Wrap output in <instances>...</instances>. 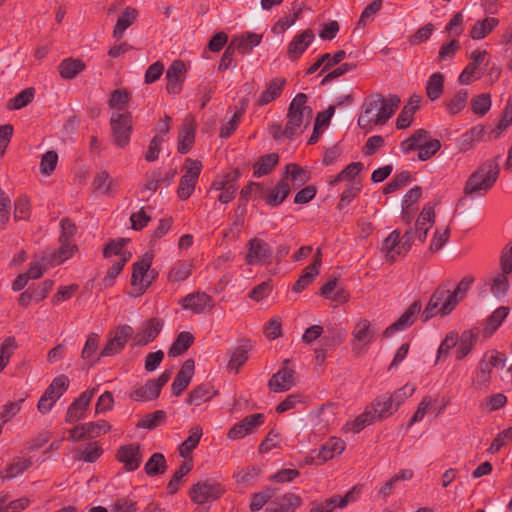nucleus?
Masks as SVG:
<instances>
[{
  "instance_id": "9d476101",
  "label": "nucleus",
  "mask_w": 512,
  "mask_h": 512,
  "mask_svg": "<svg viewBox=\"0 0 512 512\" xmlns=\"http://www.w3.org/2000/svg\"><path fill=\"white\" fill-rule=\"evenodd\" d=\"M248 252L245 256V263L248 265H259L269 262L272 256L271 246L263 239L254 237L247 243Z\"/></svg>"
},
{
  "instance_id": "37998d69",
  "label": "nucleus",
  "mask_w": 512,
  "mask_h": 512,
  "mask_svg": "<svg viewBox=\"0 0 512 512\" xmlns=\"http://www.w3.org/2000/svg\"><path fill=\"white\" fill-rule=\"evenodd\" d=\"M68 387V377L64 374H61L52 380L43 395L47 396L49 400L57 401L67 391Z\"/></svg>"
},
{
  "instance_id": "052dcab7",
  "label": "nucleus",
  "mask_w": 512,
  "mask_h": 512,
  "mask_svg": "<svg viewBox=\"0 0 512 512\" xmlns=\"http://www.w3.org/2000/svg\"><path fill=\"white\" fill-rule=\"evenodd\" d=\"M112 185L113 180L110 178V175L106 170L97 172L92 181L93 190L105 195L111 194Z\"/></svg>"
},
{
  "instance_id": "1a4fd4ad",
  "label": "nucleus",
  "mask_w": 512,
  "mask_h": 512,
  "mask_svg": "<svg viewBox=\"0 0 512 512\" xmlns=\"http://www.w3.org/2000/svg\"><path fill=\"white\" fill-rule=\"evenodd\" d=\"M133 332V328L130 325H119L115 330L114 336L107 341L99 356L91 360V365L95 364L100 357L113 356L120 353L127 341L133 336Z\"/></svg>"
},
{
  "instance_id": "58836bf2",
  "label": "nucleus",
  "mask_w": 512,
  "mask_h": 512,
  "mask_svg": "<svg viewBox=\"0 0 512 512\" xmlns=\"http://www.w3.org/2000/svg\"><path fill=\"white\" fill-rule=\"evenodd\" d=\"M509 314V308L505 306L498 307L486 319L485 327L483 329L484 337H491L494 332L501 326L502 322Z\"/></svg>"
},
{
  "instance_id": "ea45409f",
  "label": "nucleus",
  "mask_w": 512,
  "mask_h": 512,
  "mask_svg": "<svg viewBox=\"0 0 512 512\" xmlns=\"http://www.w3.org/2000/svg\"><path fill=\"white\" fill-rule=\"evenodd\" d=\"M279 162L277 153H269L259 157L253 166V177H261L269 174Z\"/></svg>"
},
{
  "instance_id": "6e6d98bb",
  "label": "nucleus",
  "mask_w": 512,
  "mask_h": 512,
  "mask_svg": "<svg viewBox=\"0 0 512 512\" xmlns=\"http://www.w3.org/2000/svg\"><path fill=\"white\" fill-rule=\"evenodd\" d=\"M428 132L425 129L416 130L409 138L401 142V151L405 154L417 150L426 141Z\"/></svg>"
},
{
  "instance_id": "0e129e2a",
  "label": "nucleus",
  "mask_w": 512,
  "mask_h": 512,
  "mask_svg": "<svg viewBox=\"0 0 512 512\" xmlns=\"http://www.w3.org/2000/svg\"><path fill=\"white\" fill-rule=\"evenodd\" d=\"M193 468L191 461L183 462L178 470L173 474L170 481L168 482L167 489L170 494H175L179 490L181 479L187 475Z\"/></svg>"
},
{
  "instance_id": "c85d7f7f",
  "label": "nucleus",
  "mask_w": 512,
  "mask_h": 512,
  "mask_svg": "<svg viewBox=\"0 0 512 512\" xmlns=\"http://www.w3.org/2000/svg\"><path fill=\"white\" fill-rule=\"evenodd\" d=\"M152 265V257L145 255L141 260L135 262L133 264L132 269V275H131V285L132 286H138L140 285V293L142 294L145 292L146 288L149 285V282L146 284H143L144 277L149 271L150 267Z\"/></svg>"
},
{
  "instance_id": "7ed1b4c3",
  "label": "nucleus",
  "mask_w": 512,
  "mask_h": 512,
  "mask_svg": "<svg viewBox=\"0 0 512 512\" xmlns=\"http://www.w3.org/2000/svg\"><path fill=\"white\" fill-rule=\"evenodd\" d=\"M499 172L496 159L485 162L468 178L464 188L465 194L473 195L482 190L488 191L496 182Z\"/></svg>"
},
{
  "instance_id": "a878e982",
  "label": "nucleus",
  "mask_w": 512,
  "mask_h": 512,
  "mask_svg": "<svg viewBox=\"0 0 512 512\" xmlns=\"http://www.w3.org/2000/svg\"><path fill=\"white\" fill-rule=\"evenodd\" d=\"M60 242V247L50 252L48 255L43 256L42 261L49 266H57L70 259L78 250V247L72 242Z\"/></svg>"
},
{
  "instance_id": "4d7b16f0",
  "label": "nucleus",
  "mask_w": 512,
  "mask_h": 512,
  "mask_svg": "<svg viewBox=\"0 0 512 512\" xmlns=\"http://www.w3.org/2000/svg\"><path fill=\"white\" fill-rule=\"evenodd\" d=\"M276 493V488L266 487L260 492L253 493L251 495V502L249 508L252 512L261 510L264 505L271 500Z\"/></svg>"
},
{
  "instance_id": "9b49d317",
  "label": "nucleus",
  "mask_w": 512,
  "mask_h": 512,
  "mask_svg": "<svg viewBox=\"0 0 512 512\" xmlns=\"http://www.w3.org/2000/svg\"><path fill=\"white\" fill-rule=\"evenodd\" d=\"M164 321L160 318H150L144 321L132 336L133 346H145L154 341L160 334Z\"/></svg>"
},
{
  "instance_id": "f704fd0d",
  "label": "nucleus",
  "mask_w": 512,
  "mask_h": 512,
  "mask_svg": "<svg viewBox=\"0 0 512 512\" xmlns=\"http://www.w3.org/2000/svg\"><path fill=\"white\" fill-rule=\"evenodd\" d=\"M262 34L253 32H245L234 37L231 41H235L237 51L243 55L248 54L252 49L261 43Z\"/></svg>"
},
{
  "instance_id": "f03ea898",
  "label": "nucleus",
  "mask_w": 512,
  "mask_h": 512,
  "mask_svg": "<svg viewBox=\"0 0 512 512\" xmlns=\"http://www.w3.org/2000/svg\"><path fill=\"white\" fill-rule=\"evenodd\" d=\"M308 96L298 93L290 102L287 112V123L284 128L285 137L293 139L310 125L312 108L307 105Z\"/></svg>"
},
{
  "instance_id": "603ef678",
  "label": "nucleus",
  "mask_w": 512,
  "mask_h": 512,
  "mask_svg": "<svg viewBox=\"0 0 512 512\" xmlns=\"http://www.w3.org/2000/svg\"><path fill=\"white\" fill-rule=\"evenodd\" d=\"M167 469L166 459L162 453H154L145 463L144 470L148 476L162 475Z\"/></svg>"
},
{
  "instance_id": "09e8293b",
  "label": "nucleus",
  "mask_w": 512,
  "mask_h": 512,
  "mask_svg": "<svg viewBox=\"0 0 512 512\" xmlns=\"http://www.w3.org/2000/svg\"><path fill=\"white\" fill-rule=\"evenodd\" d=\"M444 90V76L440 72L433 73L426 83V94L431 101L440 98Z\"/></svg>"
},
{
  "instance_id": "13d9d810",
  "label": "nucleus",
  "mask_w": 512,
  "mask_h": 512,
  "mask_svg": "<svg viewBox=\"0 0 512 512\" xmlns=\"http://www.w3.org/2000/svg\"><path fill=\"white\" fill-rule=\"evenodd\" d=\"M249 348L250 345L248 344V342L241 344L235 348L228 362V368L230 370H234L236 373H238L240 367L244 365L245 362L248 360Z\"/></svg>"
},
{
  "instance_id": "f257e3e1",
  "label": "nucleus",
  "mask_w": 512,
  "mask_h": 512,
  "mask_svg": "<svg viewBox=\"0 0 512 512\" xmlns=\"http://www.w3.org/2000/svg\"><path fill=\"white\" fill-rule=\"evenodd\" d=\"M401 103L398 95L385 98L380 93L368 96L363 103V111L358 118V126L367 132L374 126L385 125Z\"/></svg>"
},
{
  "instance_id": "ddd939ff",
  "label": "nucleus",
  "mask_w": 512,
  "mask_h": 512,
  "mask_svg": "<svg viewBox=\"0 0 512 512\" xmlns=\"http://www.w3.org/2000/svg\"><path fill=\"white\" fill-rule=\"evenodd\" d=\"M96 389H88L82 392L74 401L69 405L66 415V423H74L85 418L86 411L95 395Z\"/></svg>"
},
{
  "instance_id": "2f4dec72",
  "label": "nucleus",
  "mask_w": 512,
  "mask_h": 512,
  "mask_svg": "<svg viewBox=\"0 0 512 512\" xmlns=\"http://www.w3.org/2000/svg\"><path fill=\"white\" fill-rule=\"evenodd\" d=\"M215 395H217V391L214 389L212 384L202 383L190 391L186 399V403L199 406L202 403L211 400Z\"/></svg>"
},
{
  "instance_id": "423d86ee",
  "label": "nucleus",
  "mask_w": 512,
  "mask_h": 512,
  "mask_svg": "<svg viewBox=\"0 0 512 512\" xmlns=\"http://www.w3.org/2000/svg\"><path fill=\"white\" fill-rule=\"evenodd\" d=\"M171 370H165L158 378L148 380L129 394L134 401L147 402L159 397L161 389L170 380Z\"/></svg>"
},
{
  "instance_id": "b1692460",
  "label": "nucleus",
  "mask_w": 512,
  "mask_h": 512,
  "mask_svg": "<svg viewBox=\"0 0 512 512\" xmlns=\"http://www.w3.org/2000/svg\"><path fill=\"white\" fill-rule=\"evenodd\" d=\"M435 222L434 207L427 204L423 207L419 217L415 222V233L419 241L425 242L428 232Z\"/></svg>"
},
{
  "instance_id": "774afa93",
  "label": "nucleus",
  "mask_w": 512,
  "mask_h": 512,
  "mask_svg": "<svg viewBox=\"0 0 512 512\" xmlns=\"http://www.w3.org/2000/svg\"><path fill=\"white\" fill-rule=\"evenodd\" d=\"M468 91L459 90L446 104L447 110L451 115H456L465 107L468 100Z\"/></svg>"
},
{
  "instance_id": "338daca9",
  "label": "nucleus",
  "mask_w": 512,
  "mask_h": 512,
  "mask_svg": "<svg viewBox=\"0 0 512 512\" xmlns=\"http://www.w3.org/2000/svg\"><path fill=\"white\" fill-rule=\"evenodd\" d=\"M458 340L459 335L455 331H451L446 335L438 348L436 363L449 355L451 349L458 344Z\"/></svg>"
},
{
  "instance_id": "393cba45",
  "label": "nucleus",
  "mask_w": 512,
  "mask_h": 512,
  "mask_svg": "<svg viewBox=\"0 0 512 512\" xmlns=\"http://www.w3.org/2000/svg\"><path fill=\"white\" fill-rule=\"evenodd\" d=\"M195 141V124L191 117H186L183 121L178 136L177 150L180 154H187L193 147Z\"/></svg>"
},
{
  "instance_id": "a211bd4d",
  "label": "nucleus",
  "mask_w": 512,
  "mask_h": 512,
  "mask_svg": "<svg viewBox=\"0 0 512 512\" xmlns=\"http://www.w3.org/2000/svg\"><path fill=\"white\" fill-rule=\"evenodd\" d=\"M186 67L182 60H175L166 72V90L169 94H179L182 90L181 83L185 79Z\"/></svg>"
},
{
  "instance_id": "4be33fe9",
  "label": "nucleus",
  "mask_w": 512,
  "mask_h": 512,
  "mask_svg": "<svg viewBox=\"0 0 512 512\" xmlns=\"http://www.w3.org/2000/svg\"><path fill=\"white\" fill-rule=\"evenodd\" d=\"M314 37L312 29H306L302 33L295 35L288 45V57L292 61L299 59L314 40Z\"/></svg>"
},
{
  "instance_id": "a19ab883",
  "label": "nucleus",
  "mask_w": 512,
  "mask_h": 512,
  "mask_svg": "<svg viewBox=\"0 0 512 512\" xmlns=\"http://www.w3.org/2000/svg\"><path fill=\"white\" fill-rule=\"evenodd\" d=\"M478 335L473 330L464 331L458 340V347L456 349V359H464L473 349L477 342Z\"/></svg>"
},
{
  "instance_id": "4468645a",
  "label": "nucleus",
  "mask_w": 512,
  "mask_h": 512,
  "mask_svg": "<svg viewBox=\"0 0 512 512\" xmlns=\"http://www.w3.org/2000/svg\"><path fill=\"white\" fill-rule=\"evenodd\" d=\"M473 283L474 277L472 275L465 276L458 283L456 288L453 291H450L446 301L439 309L440 315H449L456 308L457 304L466 297Z\"/></svg>"
},
{
  "instance_id": "0eeeda50",
  "label": "nucleus",
  "mask_w": 512,
  "mask_h": 512,
  "mask_svg": "<svg viewBox=\"0 0 512 512\" xmlns=\"http://www.w3.org/2000/svg\"><path fill=\"white\" fill-rule=\"evenodd\" d=\"M185 164L186 171L180 178L177 188V195L181 200H187L192 195L202 170V163L199 160L187 158Z\"/></svg>"
},
{
  "instance_id": "39448f33",
  "label": "nucleus",
  "mask_w": 512,
  "mask_h": 512,
  "mask_svg": "<svg viewBox=\"0 0 512 512\" xmlns=\"http://www.w3.org/2000/svg\"><path fill=\"white\" fill-rule=\"evenodd\" d=\"M241 176V172L238 168L231 169L225 172L223 175L217 176L211 186L210 190L219 191L217 200L223 204L231 202L237 193L238 185L237 181Z\"/></svg>"
},
{
  "instance_id": "5701e85b",
  "label": "nucleus",
  "mask_w": 512,
  "mask_h": 512,
  "mask_svg": "<svg viewBox=\"0 0 512 512\" xmlns=\"http://www.w3.org/2000/svg\"><path fill=\"white\" fill-rule=\"evenodd\" d=\"M449 293L450 290L446 289L443 285H440L435 289V291L432 293L430 297L427 306L422 312L423 322H427L437 314H440L439 309L446 301Z\"/></svg>"
},
{
  "instance_id": "e2e57ef3",
  "label": "nucleus",
  "mask_w": 512,
  "mask_h": 512,
  "mask_svg": "<svg viewBox=\"0 0 512 512\" xmlns=\"http://www.w3.org/2000/svg\"><path fill=\"white\" fill-rule=\"evenodd\" d=\"M131 253L128 255H122L113 265L108 269L105 277L103 278V284L105 287H110L114 284L116 277L121 273L125 264L129 261Z\"/></svg>"
},
{
  "instance_id": "864d4df0",
  "label": "nucleus",
  "mask_w": 512,
  "mask_h": 512,
  "mask_svg": "<svg viewBox=\"0 0 512 512\" xmlns=\"http://www.w3.org/2000/svg\"><path fill=\"white\" fill-rule=\"evenodd\" d=\"M284 177H286L287 180L288 177H290L295 185L302 186L310 180L311 173L296 163H289L286 165Z\"/></svg>"
},
{
  "instance_id": "8fccbe9b",
  "label": "nucleus",
  "mask_w": 512,
  "mask_h": 512,
  "mask_svg": "<svg viewBox=\"0 0 512 512\" xmlns=\"http://www.w3.org/2000/svg\"><path fill=\"white\" fill-rule=\"evenodd\" d=\"M512 124V97L508 99L506 106L502 111L501 119L496 128L488 133L489 139H497L501 133Z\"/></svg>"
},
{
  "instance_id": "7c9ffc66",
  "label": "nucleus",
  "mask_w": 512,
  "mask_h": 512,
  "mask_svg": "<svg viewBox=\"0 0 512 512\" xmlns=\"http://www.w3.org/2000/svg\"><path fill=\"white\" fill-rule=\"evenodd\" d=\"M420 102L421 97L418 95H413L409 98L408 103L403 107V109L401 110L397 117V129H406L411 125L413 121V115L420 107Z\"/></svg>"
},
{
  "instance_id": "dca6fc26",
  "label": "nucleus",
  "mask_w": 512,
  "mask_h": 512,
  "mask_svg": "<svg viewBox=\"0 0 512 512\" xmlns=\"http://www.w3.org/2000/svg\"><path fill=\"white\" fill-rule=\"evenodd\" d=\"M116 459L124 465L127 471L138 469L142 462L141 445L139 443H130L119 447Z\"/></svg>"
},
{
  "instance_id": "c9c22d12",
  "label": "nucleus",
  "mask_w": 512,
  "mask_h": 512,
  "mask_svg": "<svg viewBox=\"0 0 512 512\" xmlns=\"http://www.w3.org/2000/svg\"><path fill=\"white\" fill-rule=\"evenodd\" d=\"M86 68L85 63L80 59L66 58L58 66L60 76L65 80L75 78Z\"/></svg>"
},
{
  "instance_id": "bb28decb",
  "label": "nucleus",
  "mask_w": 512,
  "mask_h": 512,
  "mask_svg": "<svg viewBox=\"0 0 512 512\" xmlns=\"http://www.w3.org/2000/svg\"><path fill=\"white\" fill-rule=\"evenodd\" d=\"M382 252L385 253L386 259L392 263L397 256L405 255L401 248V233L399 229L393 230L382 243Z\"/></svg>"
},
{
  "instance_id": "4c0bfd02",
  "label": "nucleus",
  "mask_w": 512,
  "mask_h": 512,
  "mask_svg": "<svg viewBox=\"0 0 512 512\" xmlns=\"http://www.w3.org/2000/svg\"><path fill=\"white\" fill-rule=\"evenodd\" d=\"M499 24V19L495 17H486L478 20L470 30V37L474 40H481L489 35Z\"/></svg>"
},
{
  "instance_id": "20e7f679",
  "label": "nucleus",
  "mask_w": 512,
  "mask_h": 512,
  "mask_svg": "<svg viewBox=\"0 0 512 512\" xmlns=\"http://www.w3.org/2000/svg\"><path fill=\"white\" fill-rule=\"evenodd\" d=\"M111 137L118 148H125L130 143L133 131L132 114L129 111L113 112L110 117Z\"/></svg>"
},
{
  "instance_id": "49530a36",
  "label": "nucleus",
  "mask_w": 512,
  "mask_h": 512,
  "mask_svg": "<svg viewBox=\"0 0 512 512\" xmlns=\"http://www.w3.org/2000/svg\"><path fill=\"white\" fill-rule=\"evenodd\" d=\"M363 167V163L361 162L350 163L329 181V185L336 186L341 181L355 182L356 176L363 170Z\"/></svg>"
},
{
  "instance_id": "680f3d73",
  "label": "nucleus",
  "mask_w": 512,
  "mask_h": 512,
  "mask_svg": "<svg viewBox=\"0 0 512 512\" xmlns=\"http://www.w3.org/2000/svg\"><path fill=\"white\" fill-rule=\"evenodd\" d=\"M361 189L362 185L359 181L349 183L340 195L337 209L343 210L346 206H348L353 201V199L359 195Z\"/></svg>"
},
{
  "instance_id": "aec40b11",
  "label": "nucleus",
  "mask_w": 512,
  "mask_h": 512,
  "mask_svg": "<svg viewBox=\"0 0 512 512\" xmlns=\"http://www.w3.org/2000/svg\"><path fill=\"white\" fill-rule=\"evenodd\" d=\"M302 504L303 500L299 495L288 492L274 499L265 512H296Z\"/></svg>"
},
{
  "instance_id": "f8f14e48",
  "label": "nucleus",
  "mask_w": 512,
  "mask_h": 512,
  "mask_svg": "<svg viewBox=\"0 0 512 512\" xmlns=\"http://www.w3.org/2000/svg\"><path fill=\"white\" fill-rule=\"evenodd\" d=\"M178 304L184 309L194 314H202L214 307L213 298L205 292H192L178 301Z\"/></svg>"
},
{
  "instance_id": "e433bc0d",
  "label": "nucleus",
  "mask_w": 512,
  "mask_h": 512,
  "mask_svg": "<svg viewBox=\"0 0 512 512\" xmlns=\"http://www.w3.org/2000/svg\"><path fill=\"white\" fill-rule=\"evenodd\" d=\"M202 435L203 430L200 425H194L191 427L189 430V436L180 444L178 448L179 455L183 458L189 457L192 451L198 446Z\"/></svg>"
},
{
  "instance_id": "2eb2a0df",
  "label": "nucleus",
  "mask_w": 512,
  "mask_h": 512,
  "mask_svg": "<svg viewBox=\"0 0 512 512\" xmlns=\"http://www.w3.org/2000/svg\"><path fill=\"white\" fill-rule=\"evenodd\" d=\"M422 304L420 300H415L408 308L401 314V316L391 325H389L383 332L385 338L391 337L397 331H402L409 328L415 321L416 315L421 311Z\"/></svg>"
},
{
  "instance_id": "6e6552de",
  "label": "nucleus",
  "mask_w": 512,
  "mask_h": 512,
  "mask_svg": "<svg viewBox=\"0 0 512 512\" xmlns=\"http://www.w3.org/2000/svg\"><path fill=\"white\" fill-rule=\"evenodd\" d=\"M224 492L225 489L219 482L206 480L194 484L189 490V496L192 502L203 505L219 499Z\"/></svg>"
},
{
  "instance_id": "473e14b6",
  "label": "nucleus",
  "mask_w": 512,
  "mask_h": 512,
  "mask_svg": "<svg viewBox=\"0 0 512 512\" xmlns=\"http://www.w3.org/2000/svg\"><path fill=\"white\" fill-rule=\"evenodd\" d=\"M285 85V78L276 77L272 79L267 85V88L262 92L257 104L259 106H264L277 99L282 94Z\"/></svg>"
},
{
  "instance_id": "412c9836",
  "label": "nucleus",
  "mask_w": 512,
  "mask_h": 512,
  "mask_svg": "<svg viewBox=\"0 0 512 512\" xmlns=\"http://www.w3.org/2000/svg\"><path fill=\"white\" fill-rule=\"evenodd\" d=\"M295 382L294 369L286 366L272 375L268 382V387L273 392H284L291 389Z\"/></svg>"
},
{
  "instance_id": "79ce46f5",
  "label": "nucleus",
  "mask_w": 512,
  "mask_h": 512,
  "mask_svg": "<svg viewBox=\"0 0 512 512\" xmlns=\"http://www.w3.org/2000/svg\"><path fill=\"white\" fill-rule=\"evenodd\" d=\"M194 343V336L188 331L180 332L168 350L170 357H177L187 351Z\"/></svg>"
},
{
  "instance_id": "5fc2aeb1",
  "label": "nucleus",
  "mask_w": 512,
  "mask_h": 512,
  "mask_svg": "<svg viewBox=\"0 0 512 512\" xmlns=\"http://www.w3.org/2000/svg\"><path fill=\"white\" fill-rule=\"evenodd\" d=\"M18 348L17 341L14 336H9L4 339L0 345V373L7 367L10 362L11 356Z\"/></svg>"
},
{
  "instance_id": "69168bd1",
  "label": "nucleus",
  "mask_w": 512,
  "mask_h": 512,
  "mask_svg": "<svg viewBox=\"0 0 512 512\" xmlns=\"http://www.w3.org/2000/svg\"><path fill=\"white\" fill-rule=\"evenodd\" d=\"M491 105V95L489 93H482L471 99V109L474 114L479 116L487 114Z\"/></svg>"
},
{
  "instance_id": "c03bdc74",
  "label": "nucleus",
  "mask_w": 512,
  "mask_h": 512,
  "mask_svg": "<svg viewBox=\"0 0 512 512\" xmlns=\"http://www.w3.org/2000/svg\"><path fill=\"white\" fill-rule=\"evenodd\" d=\"M319 274V264L311 263L303 271L298 280L294 283L292 290L296 293L302 292L306 289Z\"/></svg>"
},
{
  "instance_id": "f3484780",
  "label": "nucleus",
  "mask_w": 512,
  "mask_h": 512,
  "mask_svg": "<svg viewBox=\"0 0 512 512\" xmlns=\"http://www.w3.org/2000/svg\"><path fill=\"white\" fill-rule=\"evenodd\" d=\"M351 341L352 350L359 353L364 346L369 345L375 338V332L371 329V323L367 319H360L353 331Z\"/></svg>"
},
{
  "instance_id": "cd10ccee",
  "label": "nucleus",
  "mask_w": 512,
  "mask_h": 512,
  "mask_svg": "<svg viewBox=\"0 0 512 512\" xmlns=\"http://www.w3.org/2000/svg\"><path fill=\"white\" fill-rule=\"evenodd\" d=\"M290 191V185L286 177H283L274 188L268 189L265 192V203L271 207H277L287 198Z\"/></svg>"
},
{
  "instance_id": "6ab92c4d",
  "label": "nucleus",
  "mask_w": 512,
  "mask_h": 512,
  "mask_svg": "<svg viewBox=\"0 0 512 512\" xmlns=\"http://www.w3.org/2000/svg\"><path fill=\"white\" fill-rule=\"evenodd\" d=\"M195 362L193 359H187L181 369L176 374L172 382L171 389L174 396H180L189 386L194 374Z\"/></svg>"
},
{
  "instance_id": "de8ad7c7",
  "label": "nucleus",
  "mask_w": 512,
  "mask_h": 512,
  "mask_svg": "<svg viewBox=\"0 0 512 512\" xmlns=\"http://www.w3.org/2000/svg\"><path fill=\"white\" fill-rule=\"evenodd\" d=\"M35 97V89L28 87L23 89L13 98L9 99L6 104L8 110H19L30 104Z\"/></svg>"
},
{
  "instance_id": "bf43d9fd",
  "label": "nucleus",
  "mask_w": 512,
  "mask_h": 512,
  "mask_svg": "<svg viewBox=\"0 0 512 512\" xmlns=\"http://www.w3.org/2000/svg\"><path fill=\"white\" fill-rule=\"evenodd\" d=\"M166 422V412L164 410H156L146 414L137 424L139 428L155 429Z\"/></svg>"
},
{
  "instance_id": "72a5a7b5",
  "label": "nucleus",
  "mask_w": 512,
  "mask_h": 512,
  "mask_svg": "<svg viewBox=\"0 0 512 512\" xmlns=\"http://www.w3.org/2000/svg\"><path fill=\"white\" fill-rule=\"evenodd\" d=\"M138 11L132 7H126L119 16L113 30V38L117 41L122 39L124 32L129 28L137 19Z\"/></svg>"
},
{
  "instance_id": "3c124183",
  "label": "nucleus",
  "mask_w": 512,
  "mask_h": 512,
  "mask_svg": "<svg viewBox=\"0 0 512 512\" xmlns=\"http://www.w3.org/2000/svg\"><path fill=\"white\" fill-rule=\"evenodd\" d=\"M192 272V263L188 260L177 261L168 273L170 282H181L186 280Z\"/></svg>"
},
{
  "instance_id": "a18cd8bd",
  "label": "nucleus",
  "mask_w": 512,
  "mask_h": 512,
  "mask_svg": "<svg viewBox=\"0 0 512 512\" xmlns=\"http://www.w3.org/2000/svg\"><path fill=\"white\" fill-rule=\"evenodd\" d=\"M347 333L342 328L330 327L327 328L324 336L321 338L320 343L323 347L330 350L341 345L346 339Z\"/></svg>"
},
{
  "instance_id": "c756f323",
  "label": "nucleus",
  "mask_w": 512,
  "mask_h": 512,
  "mask_svg": "<svg viewBox=\"0 0 512 512\" xmlns=\"http://www.w3.org/2000/svg\"><path fill=\"white\" fill-rule=\"evenodd\" d=\"M368 408L375 421L386 419L397 411L388 395L377 397Z\"/></svg>"
}]
</instances>
